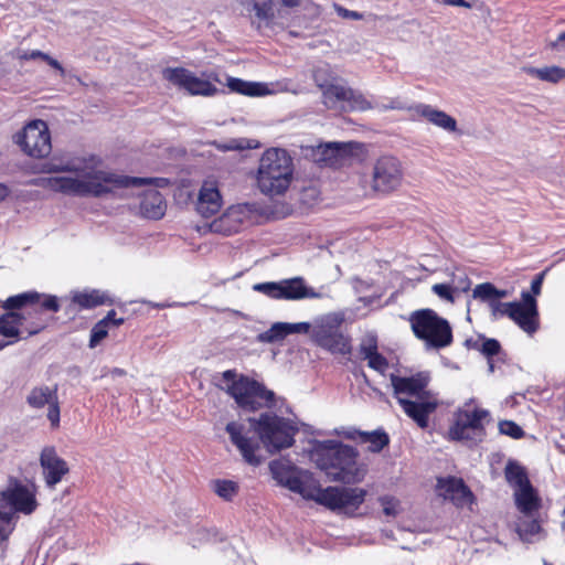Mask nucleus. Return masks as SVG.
<instances>
[{
	"instance_id": "f257e3e1",
	"label": "nucleus",
	"mask_w": 565,
	"mask_h": 565,
	"mask_svg": "<svg viewBox=\"0 0 565 565\" xmlns=\"http://www.w3.org/2000/svg\"><path fill=\"white\" fill-rule=\"evenodd\" d=\"M43 172L54 175L36 180L35 185L73 196L99 198L149 184L154 189L143 193L140 203L142 215L147 218L160 220L167 210L166 201L157 190L170 184L164 178H135L118 174L104 169L102 161L95 157H75L47 162L43 166Z\"/></svg>"
},
{
	"instance_id": "f03ea898",
	"label": "nucleus",
	"mask_w": 565,
	"mask_h": 565,
	"mask_svg": "<svg viewBox=\"0 0 565 565\" xmlns=\"http://www.w3.org/2000/svg\"><path fill=\"white\" fill-rule=\"evenodd\" d=\"M269 470L277 483L332 511L352 516L365 500L366 491L361 488H321L313 473L298 468L289 460L277 459L269 463Z\"/></svg>"
},
{
	"instance_id": "7ed1b4c3",
	"label": "nucleus",
	"mask_w": 565,
	"mask_h": 565,
	"mask_svg": "<svg viewBox=\"0 0 565 565\" xmlns=\"http://www.w3.org/2000/svg\"><path fill=\"white\" fill-rule=\"evenodd\" d=\"M430 375L418 372L409 376L391 375L393 394L403 412L422 429L428 427L429 416L439 406L438 395L429 391Z\"/></svg>"
},
{
	"instance_id": "20e7f679",
	"label": "nucleus",
	"mask_w": 565,
	"mask_h": 565,
	"mask_svg": "<svg viewBox=\"0 0 565 565\" xmlns=\"http://www.w3.org/2000/svg\"><path fill=\"white\" fill-rule=\"evenodd\" d=\"M311 460L331 481L356 483L366 475L365 467L358 462V451L337 440L318 441L311 451Z\"/></svg>"
},
{
	"instance_id": "39448f33",
	"label": "nucleus",
	"mask_w": 565,
	"mask_h": 565,
	"mask_svg": "<svg viewBox=\"0 0 565 565\" xmlns=\"http://www.w3.org/2000/svg\"><path fill=\"white\" fill-rule=\"evenodd\" d=\"M294 180V163L289 153L281 148L265 150L259 159L255 182L266 196H279L287 192Z\"/></svg>"
},
{
	"instance_id": "423d86ee",
	"label": "nucleus",
	"mask_w": 565,
	"mask_h": 565,
	"mask_svg": "<svg viewBox=\"0 0 565 565\" xmlns=\"http://www.w3.org/2000/svg\"><path fill=\"white\" fill-rule=\"evenodd\" d=\"M414 335L423 341L427 349H444L452 343L450 323L433 309H419L408 318Z\"/></svg>"
},
{
	"instance_id": "0eeeda50",
	"label": "nucleus",
	"mask_w": 565,
	"mask_h": 565,
	"mask_svg": "<svg viewBox=\"0 0 565 565\" xmlns=\"http://www.w3.org/2000/svg\"><path fill=\"white\" fill-rule=\"evenodd\" d=\"M7 310H18L25 317V321L31 319V327L25 328L29 335L36 334L44 328L41 319L43 311L57 312L60 305L55 296L41 295L36 291H26L9 297L2 305Z\"/></svg>"
},
{
	"instance_id": "6e6552de",
	"label": "nucleus",
	"mask_w": 565,
	"mask_h": 565,
	"mask_svg": "<svg viewBox=\"0 0 565 565\" xmlns=\"http://www.w3.org/2000/svg\"><path fill=\"white\" fill-rule=\"evenodd\" d=\"M342 313L329 312L313 319L311 340L332 354L347 355L351 352L350 338L342 331Z\"/></svg>"
},
{
	"instance_id": "1a4fd4ad",
	"label": "nucleus",
	"mask_w": 565,
	"mask_h": 565,
	"mask_svg": "<svg viewBox=\"0 0 565 565\" xmlns=\"http://www.w3.org/2000/svg\"><path fill=\"white\" fill-rule=\"evenodd\" d=\"M489 412L475 405L473 399L467 402L463 407L454 414V423L448 429V436L452 440L479 443L484 436L483 422Z\"/></svg>"
},
{
	"instance_id": "9d476101",
	"label": "nucleus",
	"mask_w": 565,
	"mask_h": 565,
	"mask_svg": "<svg viewBox=\"0 0 565 565\" xmlns=\"http://www.w3.org/2000/svg\"><path fill=\"white\" fill-rule=\"evenodd\" d=\"M256 431L267 451L274 454L292 446L297 427L289 419L265 413L256 423Z\"/></svg>"
},
{
	"instance_id": "9b49d317",
	"label": "nucleus",
	"mask_w": 565,
	"mask_h": 565,
	"mask_svg": "<svg viewBox=\"0 0 565 565\" xmlns=\"http://www.w3.org/2000/svg\"><path fill=\"white\" fill-rule=\"evenodd\" d=\"M253 290L275 300L298 301L302 299H321L324 295L307 286L302 277L282 279L280 281L258 282Z\"/></svg>"
},
{
	"instance_id": "f8f14e48",
	"label": "nucleus",
	"mask_w": 565,
	"mask_h": 565,
	"mask_svg": "<svg viewBox=\"0 0 565 565\" xmlns=\"http://www.w3.org/2000/svg\"><path fill=\"white\" fill-rule=\"evenodd\" d=\"M162 77L171 85L185 90L190 95L214 96L217 88L214 82H220L214 73H195L184 67H167L162 71Z\"/></svg>"
},
{
	"instance_id": "ddd939ff",
	"label": "nucleus",
	"mask_w": 565,
	"mask_h": 565,
	"mask_svg": "<svg viewBox=\"0 0 565 565\" xmlns=\"http://www.w3.org/2000/svg\"><path fill=\"white\" fill-rule=\"evenodd\" d=\"M235 374L232 371L223 373L224 380L232 382L227 386L228 394L243 408L257 409L264 402H270L274 397L271 391L266 390L262 384L248 379L234 381Z\"/></svg>"
},
{
	"instance_id": "4468645a",
	"label": "nucleus",
	"mask_w": 565,
	"mask_h": 565,
	"mask_svg": "<svg viewBox=\"0 0 565 565\" xmlns=\"http://www.w3.org/2000/svg\"><path fill=\"white\" fill-rule=\"evenodd\" d=\"M14 142L33 158H44L51 153V134L45 121L34 119L14 135Z\"/></svg>"
},
{
	"instance_id": "2eb2a0df",
	"label": "nucleus",
	"mask_w": 565,
	"mask_h": 565,
	"mask_svg": "<svg viewBox=\"0 0 565 565\" xmlns=\"http://www.w3.org/2000/svg\"><path fill=\"white\" fill-rule=\"evenodd\" d=\"M226 86L233 93H238L250 97H263L268 95H277L282 93H290L292 95H299L303 93V89L296 85L289 78H281L270 83L262 82H247L241 78L231 77L226 78Z\"/></svg>"
},
{
	"instance_id": "dca6fc26",
	"label": "nucleus",
	"mask_w": 565,
	"mask_h": 565,
	"mask_svg": "<svg viewBox=\"0 0 565 565\" xmlns=\"http://www.w3.org/2000/svg\"><path fill=\"white\" fill-rule=\"evenodd\" d=\"M402 179L403 170L398 159L383 156L374 163L370 188L374 193L388 194L401 185Z\"/></svg>"
},
{
	"instance_id": "f3484780",
	"label": "nucleus",
	"mask_w": 565,
	"mask_h": 565,
	"mask_svg": "<svg viewBox=\"0 0 565 565\" xmlns=\"http://www.w3.org/2000/svg\"><path fill=\"white\" fill-rule=\"evenodd\" d=\"M0 501L15 513L29 515L38 508L34 486L23 484L17 480H10L4 489L0 490Z\"/></svg>"
},
{
	"instance_id": "a211bd4d",
	"label": "nucleus",
	"mask_w": 565,
	"mask_h": 565,
	"mask_svg": "<svg viewBox=\"0 0 565 565\" xmlns=\"http://www.w3.org/2000/svg\"><path fill=\"white\" fill-rule=\"evenodd\" d=\"M194 211L203 218L216 215L223 206V196L216 180H204L192 201Z\"/></svg>"
},
{
	"instance_id": "6ab92c4d",
	"label": "nucleus",
	"mask_w": 565,
	"mask_h": 565,
	"mask_svg": "<svg viewBox=\"0 0 565 565\" xmlns=\"http://www.w3.org/2000/svg\"><path fill=\"white\" fill-rule=\"evenodd\" d=\"M253 206L239 203L228 206L217 218L213 220L209 230L212 233L232 235L239 231L241 226L250 218Z\"/></svg>"
},
{
	"instance_id": "aec40b11",
	"label": "nucleus",
	"mask_w": 565,
	"mask_h": 565,
	"mask_svg": "<svg viewBox=\"0 0 565 565\" xmlns=\"http://www.w3.org/2000/svg\"><path fill=\"white\" fill-rule=\"evenodd\" d=\"M232 444L238 449L243 459L250 466H258L260 458L256 455L257 441L250 436V430L239 422H230L225 427Z\"/></svg>"
},
{
	"instance_id": "412c9836",
	"label": "nucleus",
	"mask_w": 565,
	"mask_h": 565,
	"mask_svg": "<svg viewBox=\"0 0 565 565\" xmlns=\"http://www.w3.org/2000/svg\"><path fill=\"white\" fill-rule=\"evenodd\" d=\"M40 466L45 486L54 489L68 475V463L57 455L54 447H44L40 454Z\"/></svg>"
},
{
	"instance_id": "4be33fe9",
	"label": "nucleus",
	"mask_w": 565,
	"mask_h": 565,
	"mask_svg": "<svg viewBox=\"0 0 565 565\" xmlns=\"http://www.w3.org/2000/svg\"><path fill=\"white\" fill-rule=\"evenodd\" d=\"M26 403L30 407L40 409L47 406V418L53 427L60 424V404L56 386H35L26 396Z\"/></svg>"
},
{
	"instance_id": "5701e85b",
	"label": "nucleus",
	"mask_w": 565,
	"mask_h": 565,
	"mask_svg": "<svg viewBox=\"0 0 565 565\" xmlns=\"http://www.w3.org/2000/svg\"><path fill=\"white\" fill-rule=\"evenodd\" d=\"M522 301H513L511 320L527 334L539 329V312L535 298L527 291L522 292Z\"/></svg>"
},
{
	"instance_id": "b1692460",
	"label": "nucleus",
	"mask_w": 565,
	"mask_h": 565,
	"mask_svg": "<svg viewBox=\"0 0 565 565\" xmlns=\"http://www.w3.org/2000/svg\"><path fill=\"white\" fill-rule=\"evenodd\" d=\"M356 149H359L356 142H327L318 146L315 157L316 161L323 166L340 167Z\"/></svg>"
},
{
	"instance_id": "393cba45",
	"label": "nucleus",
	"mask_w": 565,
	"mask_h": 565,
	"mask_svg": "<svg viewBox=\"0 0 565 565\" xmlns=\"http://www.w3.org/2000/svg\"><path fill=\"white\" fill-rule=\"evenodd\" d=\"M409 110L414 120L425 119L448 134H456L458 131L457 120L452 116L429 104L419 103L411 107Z\"/></svg>"
},
{
	"instance_id": "a878e982",
	"label": "nucleus",
	"mask_w": 565,
	"mask_h": 565,
	"mask_svg": "<svg viewBox=\"0 0 565 565\" xmlns=\"http://www.w3.org/2000/svg\"><path fill=\"white\" fill-rule=\"evenodd\" d=\"M256 17L265 22L270 28H287L290 24L291 11L281 7L279 3L275 4L273 0H265L254 4Z\"/></svg>"
},
{
	"instance_id": "bb28decb",
	"label": "nucleus",
	"mask_w": 565,
	"mask_h": 565,
	"mask_svg": "<svg viewBox=\"0 0 565 565\" xmlns=\"http://www.w3.org/2000/svg\"><path fill=\"white\" fill-rule=\"evenodd\" d=\"M437 493L458 507H463L472 502V493L461 479L452 477L438 479Z\"/></svg>"
},
{
	"instance_id": "cd10ccee",
	"label": "nucleus",
	"mask_w": 565,
	"mask_h": 565,
	"mask_svg": "<svg viewBox=\"0 0 565 565\" xmlns=\"http://www.w3.org/2000/svg\"><path fill=\"white\" fill-rule=\"evenodd\" d=\"M514 500L518 510L525 516H532L541 507V499L531 483L514 490Z\"/></svg>"
},
{
	"instance_id": "c85d7f7f",
	"label": "nucleus",
	"mask_w": 565,
	"mask_h": 565,
	"mask_svg": "<svg viewBox=\"0 0 565 565\" xmlns=\"http://www.w3.org/2000/svg\"><path fill=\"white\" fill-rule=\"evenodd\" d=\"M349 86L333 83L321 92L322 104L331 110L344 111L348 103Z\"/></svg>"
},
{
	"instance_id": "c756f323",
	"label": "nucleus",
	"mask_w": 565,
	"mask_h": 565,
	"mask_svg": "<svg viewBox=\"0 0 565 565\" xmlns=\"http://www.w3.org/2000/svg\"><path fill=\"white\" fill-rule=\"evenodd\" d=\"M24 321L25 317L20 315L18 310H9V312L0 316V334L13 339L11 342L14 343L20 339Z\"/></svg>"
},
{
	"instance_id": "7c9ffc66",
	"label": "nucleus",
	"mask_w": 565,
	"mask_h": 565,
	"mask_svg": "<svg viewBox=\"0 0 565 565\" xmlns=\"http://www.w3.org/2000/svg\"><path fill=\"white\" fill-rule=\"evenodd\" d=\"M72 301L81 309H92L108 301V296L96 289L72 292Z\"/></svg>"
},
{
	"instance_id": "2f4dec72",
	"label": "nucleus",
	"mask_w": 565,
	"mask_h": 565,
	"mask_svg": "<svg viewBox=\"0 0 565 565\" xmlns=\"http://www.w3.org/2000/svg\"><path fill=\"white\" fill-rule=\"evenodd\" d=\"M531 518L532 516L523 515L516 525V532L520 539L527 543L539 541L543 536L539 520Z\"/></svg>"
},
{
	"instance_id": "473e14b6",
	"label": "nucleus",
	"mask_w": 565,
	"mask_h": 565,
	"mask_svg": "<svg viewBox=\"0 0 565 565\" xmlns=\"http://www.w3.org/2000/svg\"><path fill=\"white\" fill-rule=\"evenodd\" d=\"M509 292L504 289H498L491 282H482L477 285L472 290V297L481 301L488 302V306L498 299L508 297Z\"/></svg>"
},
{
	"instance_id": "72a5a7b5",
	"label": "nucleus",
	"mask_w": 565,
	"mask_h": 565,
	"mask_svg": "<svg viewBox=\"0 0 565 565\" xmlns=\"http://www.w3.org/2000/svg\"><path fill=\"white\" fill-rule=\"evenodd\" d=\"M504 475L508 483L514 490L530 484V480L524 468L514 461L508 462L505 466Z\"/></svg>"
},
{
	"instance_id": "f704fd0d",
	"label": "nucleus",
	"mask_w": 565,
	"mask_h": 565,
	"mask_svg": "<svg viewBox=\"0 0 565 565\" xmlns=\"http://www.w3.org/2000/svg\"><path fill=\"white\" fill-rule=\"evenodd\" d=\"M372 108H374V105L363 93L349 88L344 111H365Z\"/></svg>"
},
{
	"instance_id": "c9c22d12",
	"label": "nucleus",
	"mask_w": 565,
	"mask_h": 565,
	"mask_svg": "<svg viewBox=\"0 0 565 565\" xmlns=\"http://www.w3.org/2000/svg\"><path fill=\"white\" fill-rule=\"evenodd\" d=\"M212 490L223 500L231 501L237 495L239 486L233 480L216 479L211 482Z\"/></svg>"
},
{
	"instance_id": "e433bc0d",
	"label": "nucleus",
	"mask_w": 565,
	"mask_h": 565,
	"mask_svg": "<svg viewBox=\"0 0 565 565\" xmlns=\"http://www.w3.org/2000/svg\"><path fill=\"white\" fill-rule=\"evenodd\" d=\"M379 504L382 508V512L387 520L397 518L403 512L402 501L391 494H384L379 497Z\"/></svg>"
},
{
	"instance_id": "4c0bfd02",
	"label": "nucleus",
	"mask_w": 565,
	"mask_h": 565,
	"mask_svg": "<svg viewBox=\"0 0 565 565\" xmlns=\"http://www.w3.org/2000/svg\"><path fill=\"white\" fill-rule=\"evenodd\" d=\"M312 78L317 87L322 92L335 83L337 76L329 64H322L312 71Z\"/></svg>"
},
{
	"instance_id": "58836bf2",
	"label": "nucleus",
	"mask_w": 565,
	"mask_h": 565,
	"mask_svg": "<svg viewBox=\"0 0 565 565\" xmlns=\"http://www.w3.org/2000/svg\"><path fill=\"white\" fill-rule=\"evenodd\" d=\"M215 146L221 151H234L259 148V141L248 138H232L226 141L215 142Z\"/></svg>"
},
{
	"instance_id": "ea45409f",
	"label": "nucleus",
	"mask_w": 565,
	"mask_h": 565,
	"mask_svg": "<svg viewBox=\"0 0 565 565\" xmlns=\"http://www.w3.org/2000/svg\"><path fill=\"white\" fill-rule=\"evenodd\" d=\"M288 334V322H275L271 327L259 333L257 340L263 343H274L284 340Z\"/></svg>"
},
{
	"instance_id": "a19ab883",
	"label": "nucleus",
	"mask_w": 565,
	"mask_h": 565,
	"mask_svg": "<svg viewBox=\"0 0 565 565\" xmlns=\"http://www.w3.org/2000/svg\"><path fill=\"white\" fill-rule=\"evenodd\" d=\"M362 443L369 444V450L380 452L388 445L390 438L384 431L359 433Z\"/></svg>"
},
{
	"instance_id": "79ce46f5",
	"label": "nucleus",
	"mask_w": 565,
	"mask_h": 565,
	"mask_svg": "<svg viewBox=\"0 0 565 565\" xmlns=\"http://www.w3.org/2000/svg\"><path fill=\"white\" fill-rule=\"evenodd\" d=\"M14 527V513L0 511V544L8 541Z\"/></svg>"
},
{
	"instance_id": "37998d69",
	"label": "nucleus",
	"mask_w": 565,
	"mask_h": 565,
	"mask_svg": "<svg viewBox=\"0 0 565 565\" xmlns=\"http://www.w3.org/2000/svg\"><path fill=\"white\" fill-rule=\"evenodd\" d=\"M565 78V68L552 65L541 67L540 79L547 83H558Z\"/></svg>"
},
{
	"instance_id": "c03bdc74",
	"label": "nucleus",
	"mask_w": 565,
	"mask_h": 565,
	"mask_svg": "<svg viewBox=\"0 0 565 565\" xmlns=\"http://www.w3.org/2000/svg\"><path fill=\"white\" fill-rule=\"evenodd\" d=\"M491 317L494 320L501 319L503 317H508L511 319V316L513 315V301L512 302H501L500 299L493 301L489 306Z\"/></svg>"
},
{
	"instance_id": "a18cd8bd",
	"label": "nucleus",
	"mask_w": 565,
	"mask_h": 565,
	"mask_svg": "<svg viewBox=\"0 0 565 565\" xmlns=\"http://www.w3.org/2000/svg\"><path fill=\"white\" fill-rule=\"evenodd\" d=\"M359 352L362 359L377 352V339L374 334H365L360 343Z\"/></svg>"
},
{
	"instance_id": "49530a36",
	"label": "nucleus",
	"mask_w": 565,
	"mask_h": 565,
	"mask_svg": "<svg viewBox=\"0 0 565 565\" xmlns=\"http://www.w3.org/2000/svg\"><path fill=\"white\" fill-rule=\"evenodd\" d=\"M109 326L105 321H98L90 331L89 347H97L108 334Z\"/></svg>"
},
{
	"instance_id": "de8ad7c7",
	"label": "nucleus",
	"mask_w": 565,
	"mask_h": 565,
	"mask_svg": "<svg viewBox=\"0 0 565 565\" xmlns=\"http://www.w3.org/2000/svg\"><path fill=\"white\" fill-rule=\"evenodd\" d=\"M458 288H454L448 284H435L431 287V291L438 296L441 300H445L449 303L455 302V292Z\"/></svg>"
},
{
	"instance_id": "09e8293b",
	"label": "nucleus",
	"mask_w": 565,
	"mask_h": 565,
	"mask_svg": "<svg viewBox=\"0 0 565 565\" xmlns=\"http://www.w3.org/2000/svg\"><path fill=\"white\" fill-rule=\"evenodd\" d=\"M499 431L502 435L510 436L512 438H521L524 434L523 429L511 420H502L499 423Z\"/></svg>"
},
{
	"instance_id": "8fccbe9b",
	"label": "nucleus",
	"mask_w": 565,
	"mask_h": 565,
	"mask_svg": "<svg viewBox=\"0 0 565 565\" xmlns=\"http://www.w3.org/2000/svg\"><path fill=\"white\" fill-rule=\"evenodd\" d=\"M364 360L367 361V365L371 369H373L380 373H384L385 370L387 369V361L383 355H381L379 353V351L364 358Z\"/></svg>"
},
{
	"instance_id": "3c124183",
	"label": "nucleus",
	"mask_w": 565,
	"mask_h": 565,
	"mask_svg": "<svg viewBox=\"0 0 565 565\" xmlns=\"http://www.w3.org/2000/svg\"><path fill=\"white\" fill-rule=\"evenodd\" d=\"M312 322H288V334H309L311 337Z\"/></svg>"
},
{
	"instance_id": "603ef678",
	"label": "nucleus",
	"mask_w": 565,
	"mask_h": 565,
	"mask_svg": "<svg viewBox=\"0 0 565 565\" xmlns=\"http://www.w3.org/2000/svg\"><path fill=\"white\" fill-rule=\"evenodd\" d=\"M500 351V343L494 339H487L482 343L481 352L487 356H493Z\"/></svg>"
},
{
	"instance_id": "864d4df0",
	"label": "nucleus",
	"mask_w": 565,
	"mask_h": 565,
	"mask_svg": "<svg viewBox=\"0 0 565 565\" xmlns=\"http://www.w3.org/2000/svg\"><path fill=\"white\" fill-rule=\"evenodd\" d=\"M334 10L338 13V15L344 18V19H352V20H360L362 19V14L356 11L348 10L341 6L335 4Z\"/></svg>"
},
{
	"instance_id": "5fc2aeb1",
	"label": "nucleus",
	"mask_w": 565,
	"mask_h": 565,
	"mask_svg": "<svg viewBox=\"0 0 565 565\" xmlns=\"http://www.w3.org/2000/svg\"><path fill=\"white\" fill-rule=\"evenodd\" d=\"M44 54H45L44 52L39 51V50L24 51V52L18 53V58H20V60H35V58L43 60Z\"/></svg>"
},
{
	"instance_id": "6e6d98bb",
	"label": "nucleus",
	"mask_w": 565,
	"mask_h": 565,
	"mask_svg": "<svg viewBox=\"0 0 565 565\" xmlns=\"http://www.w3.org/2000/svg\"><path fill=\"white\" fill-rule=\"evenodd\" d=\"M43 61H45L51 67L56 70L61 76H65V70L57 60L45 53L43 56Z\"/></svg>"
},
{
	"instance_id": "4d7b16f0",
	"label": "nucleus",
	"mask_w": 565,
	"mask_h": 565,
	"mask_svg": "<svg viewBox=\"0 0 565 565\" xmlns=\"http://www.w3.org/2000/svg\"><path fill=\"white\" fill-rule=\"evenodd\" d=\"M100 321H105L107 326H114V327H118L120 326L122 322H124V319L122 318H118L116 319V311L115 310H110L107 316L102 319Z\"/></svg>"
},
{
	"instance_id": "13d9d810",
	"label": "nucleus",
	"mask_w": 565,
	"mask_h": 565,
	"mask_svg": "<svg viewBox=\"0 0 565 565\" xmlns=\"http://www.w3.org/2000/svg\"><path fill=\"white\" fill-rule=\"evenodd\" d=\"M544 279V273L539 274L531 282V291L537 296L541 294L542 285Z\"/></svg>"
},
{
	"instance_id": "bf43d9fd",
	"label": "nucleus",
	"mask_w": 565,
	"mask_h": 565,
	"mask_svg": "<svg viewBox=\"0 0 565 565\" xmlns=\"http://www.w3.org/2000/svg\"><path fill=\"white\" fill-rule=\"evenodd\" d=\"M305 0H279V4L288 10H292L295 8H298L302 6Z\"/></svg>"
},
{
	"instance_id": "052dcab7",
	"label": "nucleus",
	"mask_w": 565,
	"mask_h": 565,
	"mask_svg": "<svg viewBox=\"0 0 565 565\" xmlns=\"http://www.w3.org/2000/svg\"><path fill=\"white\" fill-rule=\"evenodd\" d=\"M438 3L452 6V7H465L469 8L470 4L466 0H435Z\"/></svg>"
},
{
	"instance_id": "680f3d73",
	"label": "nucleus",
	"mask_w": 565,
	"mask_h": 565,
	"mask_svg": "<svg viewBox=\"0 0 565 565\" xmlns=\"http://www.w3.org/2000/svg\"><path fill=\"white\" fill-rule=\"evenodd\" d=\"M552 49L565 51V32H562L556 41L550 44Z\"/></svg>"
},
{
	"instance_id": "e2e57ef3",
	"label": "nucleus",
	"mask_w": 565,
	"mask_h": 565,
	"mask_svg": "<svg viewBox=\"0 0 565 565\" xmlns=\"http://www.w3.org/2000/svg\"><path fill=\"white\" fill-rule=\"evenodd\" d=\"M522 71L529 76L540 79L541 68L533 66H524L522 67Z\"/></svg>"
},
{
	"instance_id": "0e129e2a",
	"label": "nucleus",
	"mask_w": 565,
	"mask_h": 565,
	"mask_svg": "<svg viewBox=\"0 0 565 565\" xmlns=\"http://www.w3.org/2000/svg\"><path fill=\"white\" fill-rule=\"evenodd\" d=\"M110 376L113 377H116V376H124L126 375V371L122 370V369H119V367H114L109 371L108 373Z\"/></svg>"
},
{
	"instance_id": "69168bd1",
	"label": "nucleus",
	"mask_w": 565,
	"mask_h": 565,
	"mask_svg": "<svg viewBox=\"0 0 565 565\" xmlns=\"http://www.w3.org/2000/svg\"><path fill=\"white\" fill-rule=\"evenodd\" d=\"M8 188L4 184L0 183V201L4 200L8 196Z\"/></svg>"
},
{
	"instance_id": "338daca9",
	"label": "nucleus",
	"mask_w": 565,
	"mask_h": 565,
	"mask_svg": "<svg viewBox=\"0 0 565 565\" xmlns=\"http://www.w3.org/2000/svg\"><path fill=\"white\" fill-rule=\"evenodd\" d=\"M469 287H470V282L468 279H466V284H465V286H462L461 290L467 291L469 289Z\"/></svg>"
},
{
	"instance_id": "774afa93",
	"label": "nucleus",
	"mask_w": 565,
	"mask_h": 565,
	"mask_svg": "<svg viewBox=\"0 0 565 565\" xmlns=\"http://www.w3.org/2000/svg\"><path fill=\"white\" fill-rule=\"evenodd\" d=\"M9 344H12V342H3V341H0V351H1L2 349H4L7 345H9Z\"/></svg>"
}]
</instances>
